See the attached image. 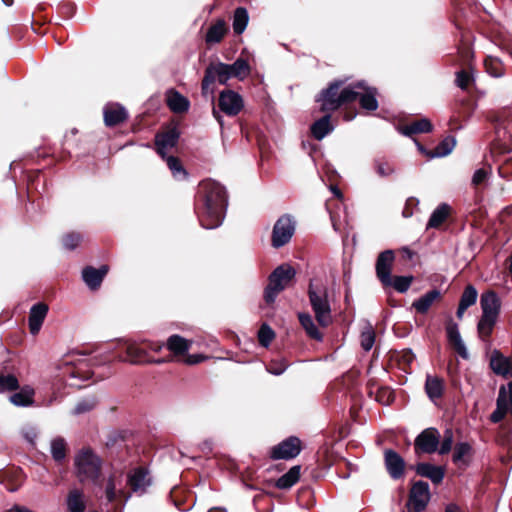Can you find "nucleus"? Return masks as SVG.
Listing matches in <instances>:
<instances>
[{
  "label": "nucleus",
  "mask_w": 512,
  "mask_h": 512,
  "mask_svg": "<svg viewBox=\"0 0 512 512\" xmlns=\"http://www.w3.org/2000/svg\"><path fill=\"white\" fill-rule=\"evenodd\" d=\"M199 202L201 203L199 220L205 229L219 227L225 217L228 206L227 191L223 185L211 179L199 185Z\"/></svg>",
  "instance_id": "1"
},
{
  "label": "nucleus",
  "mask_w": 512,
  "mask_h": 512,
  "mask_svg": "<svg viewBox=\"0 0 512 512\" xmlns=\"http://www.w3.org/2000/svg\"><path fill=\"white\" fill-rule=\"evenodd\" d=\"M296 276V270L290 264H281L277 266L268 277V284L264 288V301L270 305L273 304L278 295L284 291Z\"/></svg>",
  "instance_id": "2"
},
{
  "label": "nucleus",
  "mask_w": 512,
  "mask_h": 512,
  "mask_svg": "<svg viewBox=\"0 0 512 512\" xmlns=\"http://www.w3.org/2000/svg\"><path fill=\"white\" fill-rule=\"evenodd\" d=\"M307 293L317 322L323 327L328 326L332 321V316L327 287L311 280Z\"/></svg>",
  "instance_id": "3"
},
{
  "label": "nucleus",
  "mask_w": 512,
  "mask_h": 512,
  "mask_svg": "<svg viewBox=\"0 0 512 512\" xmlns=\"http://www.w3.org/2000/svg\"><path fill=\"white\" fill-rule=\"evenodd\" d=\"M102 461L100 457L90 449H82L75 457L76 476L81 483L91 482L96 484Z\"/></svg>",
  "instance_id": "4"
},
{
  "label": "nucleus",
  "mask_w": 512,
  "mask_h": 512,
  "mask_svg": "<svg viewBox=\"0 0 512 512\" xmlns=\"http://www.w3.org/2000/svg\"><path fill=\"white\" fill-rule=\"evenodd\" d=\"M296 231V220L290 214L280 216L273 225L271 246L279 249L287 245Z\"/></svg>",
  "instance_id": "5"
},
{
  "label": "nucleus",
  "mask_w": 512,
  "mask_h": 512,
  "mask_svg": "<svg viewBox=\"0 0 512 512\" xmlns=\"http://www.w3.org/2000/svg\"><path fill=\"white\" fill-rule=\"evenodd\" d=\"M234 78L229 64L222 62L211 63L205 69V75L202 80V94L204 96L211 95L213 97L214 90L211 85L217 80L220 84L225 85L229 79Z\"/></svg>",
  "instance_id": "6"
},
{
  "label": "nucleus",
  "mask_w": 512,
  "mask_h": 512,
  "mask_svg": "<svg viewBox=\"0 0 512 512\" xmlns=\"http://www.w3.org/2000/svg\"><path fill=\"white\" fill-rule=\"evenodd\" d=\"M430 498L429 484L424 481L415 482L410 489L407 512H423Z\"/></svg>",
  "instance_id": "7"
},
{
  "label": "nucleus",
  "mask_w": 512,
  "mask_h": 512,
  "mask_svg": "<svg viewBox=\"0 0 512 512\" xmlns=\"http://www.w3.org/2000/svg\"><path fill=\"white\" fill-rule=\"evenodd\" d=\"M302 450L301 441L290 436L270 449V457L274 460H290L297 457Z\"/></svg>",
  "instance_id": "8"
},
{
  "label": "nucleus",
  "mask_w": 512,
  "mask_h": 512,
  "mask_svg": "<svg viewBox=\"0 0 512 512\" xmlns=\"http://www.w3.org/2000/svg\"><path fill=\"white\" fill-rule=\"evenodd\" d=\"M394 260L395 253L390 249L382 251L377 257L375 264L376 275L384 287H390L392 283L391 272Z\"/></svg>",
  "instance_id": "9"
},
{
  "label": "nucleus",
  "mask_w": 512,
  "mask_h": 512,
  "mask_svg": "<svg viewBox=\"0 0 512 512\" xmlns=\"http://www.w3.org/2000/svg\"><path fill=\"white\" fill-rule=\"evenodd\" d=\"M507 413L512 415V381L508 383L507 390L504 386L500 387L496 409L490 415V420L493 423H498Z\"/></svg>",
  "instance_id": "10"
},
{
  "label": "nucleus",
  "mask_w": 512,
  "mask_h": 512,
  "mask_svg": "<svg viewBox=\"0 0 512 512\" xmlns=\"http://www.w3.org/2000/svg\"><path fill=\"white\" fill-rule=\"evenodd\" d=\"M439 440V431L435 428H427L416 437L414 442L415 450L428 454L434 453L437 451Z\"/></svg>",
  "instance_id": "11"
},
{
  "label": "nucleus",
  "mask_w": 512,
  "mask_h": 512,
  "mask_svg": "<svg viewBox=\"0 0 512 512\" xmlns=\"http://www.w3.org/2000/svg\"><path fill=\"white\" fill-rule=\"evenodd\" d=\"M218 106L228 116L237 115L244 106L242 97L232 91L224 90L219 95Z\"/></svg>",
  "instance_id": "12"
},
{
  "label": "nucleus",
  "mask_w": 512,
  "mask_h": 512,
  "mask_svg": "<svg viewBox=\"0 0 512 512\" xmlns=\"http://www.w3.org/2000/svg\"><path fill=\"white\" fill-rule=\"evenodd\" d=\"M345 80H335L326 89L322 90L319 97L316 99L317 102L321 103L320 110L322 112H332L338 108H332L333 104L330 102L339 101V89L345 84Z\"/></svg>",
  "instance_id": "13"
},
{
  "label": "nucleus",
  "mask_w": 512,
  "mask_h": 512,
  "mask_svg": "<svg viewBox=\"0 0 512 512\" xmlns=\"http://www.w3.org/2000/svg\"><path fill=\"white\" fill-rule=\"evenodd\" d=\"M384 464L389 476L398 480L404 476L405 461L403 457L393 449L384 451Z\"/></svg>",
  "instance_id": "14"
},
{
  "label": "nucleus",
  "mask_w": 512,
  "mask_h": 512,
  "mask_svg": "<svg viewBox=\"0 0 512 512\" xmlns=\"http://www.w3.org/2000/svg\"><path fill=\"white\" fill-rule=\"evenodd\" d=\"M446 334L449 343L453 346L458 355L467 360L469 358V353L461 337L457 323L449 321L446 326Z\"/></svg>",
  "instance_id": "15"
},
{
  "label": "nucleus",
  "mask_w": 512,
  "mask_h": 512,
  "mask_svg": "<svg viewBox=\"0 0 512 512\" xmlns=\"http://www.w3.org/2000/svg\"><path fill=\"white\" fill-rule=\"evenodd\" d=\"M480 306L482 315L498 318L501 308V302L498 295L492 291L482 293L480 297Z\"/></svg>",
  "instance_id": "16"
},
{
  "label": "nucleus",
  "mask_w": 512,
  "mask_h": 512,
  "mask_svg": "<svg viewBox=\"0 0 512 512\" xmlns=\"http://www.w3.org/2000/svg\"><path fill=\"white\" fill-rule=\"evenodd\" d=\"M107 272L108 267L106 265L99 268L87 266L82 270V279L91 290H96L100 287Z\"/></svg>",
  "instance_id": "17"
},
{
  "label": "nucleus",
  "mask_w": 512,
  "mask_h": 512,
  "mask_svg": "<svg viewBox=\"0 0 512 512\" xmlns=\"http://www.w3.org/2000/svg\"><path fill=\"white\" fill-rule=\"evenodd\" d=\"M48 313V306L44 303L34 304L29 312V329L31 334L36 335L46 318Z\"/></svg>",
  "instance_id": "18"
},
{
  "label": "nucleus",
  "mask_w": 512,
  "mask_h": 512,
  "mask_svg": "<svg viewBox=\"0 0 512 512\" xmlns=\"http://www.w3.org/2000/svg\"><path fill=\"white\" fill-rule=\"evenodd\" d=\"M490 367L497 375L512 377V358L494 351L490 359Z\"/></svg>",
  "instance_id": "19"
},
{
  "label": "nucleus",
  "mask_w": 512,
  "mask_h": 512,
  "mask_svg": "<svg viewBox=\"0 0 512 512\" xmlns=\"http://www.w3.org/2000/svg\"><path fill=\"white\" fill-rule=\"evenodd\" d=\"M415 471L419 476L430 479L434 484L441 483L445 476V471L442 467L426 462L418 463Z\"/></svg>",
  "instance_id": "20"
},
{
  "label": "nucleus",
  "mask_w": 512,
  "mask_h": 512,
  "mask_svg": "<svg viewBox=\"0 0 512 512\" xmlns=\"http://www.w3.org/2000/svg\"><path fill=\"white\" fill-rule=\"evenodd\" d=\"M361 89H365L364 81H359L353 85L344 87L339 92V101L332 102V104H333L332 108H339L343 104L355 101L358 98L359 93H360L359 90H361ZM329 104L331 105V102Z\"/></svg>",
  "instance_id": "21"
},
{
  "label": "nucleus",
  "mask_w": 512,
  "mask_h": 512,
  "mask_svg": "<svg viewBox=\"0 0 512 512\" xmlns=\"http://www.w3.org/2000/svg\"><path fill=\"white\" fill-rule=\"evenodd\" d=\"M179 133L176 129H170L162 134H157L155 138V144L157 146V152L162 158H165V150L172 148L177 144Z\"/></svg>",
  "instance_id": "22"
},
{
  "label": "nucleus",
  "mask_w": 512,
  "mask_h": 512,
  "mask_svg": "<svg viewBox=\"0 0 512 512\" xmlns=\"http://www.w3.org/2000/svg\"><path fill=\"white\" fill-rule=\"evenodd\" d=\"M441 298V292L438 289H432L413 301L411 307L419 314H426L435 301Z\"/></svg>",
  "instance_id": "23"
},
{
  "label": "nucleus",
  "mask_w": 512,
  "mask_h": 512,
  "mask_svg": "<svg viewBox=\"0 0 512 512\" xmlns=\"http://www.w3.org/2000/svg\"><path fill=\"white\" fill-rule=\"evenodd\" d=\"M127 111L119 104L106 105L104 108V122L107 126H115L127 118Z\"/></svg>",
  "instance_id": "24"
},
{
  "label": "nucleus",
  "mask_w": 512,
  "mask_h": 512,
  "mask_svg": "<svg viewBox=\"0 0 512 512\" xmlns=\"http://www.w3.org/2000/svg\"><path fill=\"white\" fill-rule=\"evenodd\" d=\"M472 446L468 442H459L454 447L453 463L458 467H467L472 457Z\"/></svg>",
  "instance_id": "25"
},
{
  "label": "nucleus",
  "mask_w": 512,
  "mask_h": 512,
  "mask_svg": "<svg viewBox=\"0 0 512 512\" xmlns=\"http://www.w3.org/2000/svg\"><path fill=\"white\" fill-rule=\"evenodd\" d=\"M128 483L134 492H144L151 484V479L145 469L137 468L130 474Z\"/></svg>",
  "instance_id": "26"
},
{
  "label": "nucleus",
  "mask_w": 512,
  "mask_h": 512,
  "mask_svg": "<svg viewBox=\"0 0 512 512\" xmlns=\"http://www.w3.org/2000/svg\"><path fill=\"white\" fill-rule=\"evenodd\" d=\"M444 391L443 379L438 376L427 375L425 381V392L428 398L435 402L441 398Z\"/></svg>",
  "instance_id": "27"
},
{
  "label": "nucleus",
  "mask_w": 512,
  "mask_h": 512,
  "mask_svg": "<svg viewBox=\"0 0 512 512\" xmlns=\"http://www.w3.org/2000/svg\"><path fill=\"white\" fill-rule=\"evenodd\" d=\"M331 115L328 113L321 117L320 119L316 120L311 125V134L316 140H322L325 138L329 133H331L334 130L333 125L330 122Z\"/></svg>",
  "instance_id": "28"
},
{
  "label": "nucleus",
  "mask_w": 512,
  "mask_h": 512,
  "mask_svg": "<svg viewBox=\"0 0 512 512\" xmlns=\"http://www.w3.org/2000/svg\"><path fill=\"white\" fill-rule=\"evenodd\" d=\"M301 475V466L295 465L291 467L288 472L283 474L281 477L277 479L275 482V486L281 490L290 489L294 486L300 479Z\"/></svg>",
  "instance_id": "29"
},
{
  "label": "nucleus",
  "mask_w": 512,
  "mask_h": 512,
  "mask_svg": "<svg viewBox=\"0 0 512 512\" xmlns=\"http://www.w3.org/2000/svg\"><path fill=\"white\" fill-rule=\"evenodd\" d=\"M227 25L223 19H218L214 24H212L206 33L205 41L207 44H216L219 43L225 34L227 33Z\"/></svg>",
  "instance_id": "30"
},
{
  "label": "nucleus",
  "mask_w": 512,
  "mask_h": 512,
  "mask_svg": "<svg viewBox=\"0 0 512 512\" xmlns=\"http://www.w3.org/2000/svg\"><path fill=\"white\" fill-rule=\"evenodd\" d=\"M167 105L174 113H183L188 111L190 103L186 97L181 95L179 92L172 90L168 93Z\"/></svg>",
  "instance_id": "31"
},
{
  "label": "nucleus",
  "mask_w": 512,
  "mask_h": 512,
  "mask_svg": "<svg viewBox=\"0 0 512 512\" xmlns=\"http://www.w3.org/2000/svg\"><path fill=\"white\" fill-rule=\"evenodd\" d=\"M299 322L305 330L308 337L316 341H321L323 336L316 326L312 316L309 313L301 312L298 314Z\"/></svg>",
  "instance_id": "32"
},
{
  "label": "nucleus",
  "mask_w": 512,
  "mask_h": 512,
  "mask_svg": "<svg viewBox=\"0 0 512 512\" xmlns=\"http://www.w3.org/2000/svg\"><path fill=\"white\" fill-rule=\"evenodd\" d=\"M125 353H126V356H118L119 361H128L131 364H141V363L146 362L145 350L139 348L137 345H135L133 343H129V344L126 343Z\"/></svg>",
  "instance_id": "33"
},
{
  "label": "nucleus",
  "mask_w": 512,
  "mask_h": 512,
  "mask_svg": "<svg viewBox=\"0 0 512 512\" xmlns=\"http://www.w3.org/2000/svg\"><path fill=\"white\" fill-rule=\"evenodd\" d=\"M66 505L69 512H84L86 503L83 493L78 489L70 490L66 498Z\"/></svg>",
  "instance_id": "34"
},
{
  "label": "nucleus",
  "mask_w": 512,
  "mask_h": 512,
  "mask_svg": "<svg viewBox=\"0 0 512 512\" xmlns=\"http://www.w3.org/2000/svg\"><path fill=\"white\" fill-rule=\"evenodd\" d=\"M361 91L363 92H360L358 96L361 107L369 111H375L378 108L377 90L365 84V89H361Z\"/></svg>",
  "instance_id": "35"
},
{
  "label": "nucleus",
  "mask_w": 512,
  "mask_h": 512,
  "mask_svg": "<svg viewBox=\"0 0 512 512\" xmlns=\"http://www.w3.org/2000/svg\"><path fill=\"white\" fill-rule=\"evenodd\" d=\"M432 124L427 118L414 121L400 129V132L405 136H412L418 133H428L432 131Z\"/></svg>",
  "instance_id": "36"
},
{
  "label": "nucleus",
  "mask_w": 512,
  "mask_h": 512,
  "mask_svg": "<svg viewBox=\"0 0 512 512\" xmlns=\"http://www.w3.org/2000/svg\"><path fill=\"white\" fill-rule=\"evenodd\" d=\"M449 214L450 206L448 204L442 203L438 205L432 212L426 225V229L438 228L448 218Z\"/></svg>",
  "instance_id": "37"
},
{
  "label": "nucleus",
  "mask_w": 512,
  "mask_h": 512,
  "mask_svg": "<svg viewBox=\"0 0 512 512\" xmlns=\"http://www.w3.org/2000/svg\"><path fill=\"white\" fill-rule=\"evenodd\" d=\"M456 145V139L453 136L445 137L433 151L427 152L430 158H440L449 155Z\"/></svg>",
  "instance_id": "38"
},
{
  "label": "nucleus",
  "mask_w": 512,
  "mask_h": 512,
  "mask_svg": "<svg viewBox=\"0 0 512 512\" xmlns=\"http://www.w3.org/2000/svg\"><path fill=\"white\" fill-rule=\"evenodd\" d=\"M498 318L492 316L481 315V318L477 324V331L479 338L482 341H487L492 334L493 328Z\"/></svg>",
  "instance_id": "39"
},
{
  "label": "nucleus",
  "mask_w": 512,
  "mask_h": 512,
  "mask_svg": "<svg viewBox=\"0 0 512 512\" xmlns=\"http://www.w3.org/2000/svg\"><path fill=\"white\" fill-rule=\"evenodd\" d=\"M167 348L175 355H182L190 348V342L180 335H172L167 339Z\"/></svg>",
  "instance_id": "40"
},
{
  "label": "nucleus",
  "mask_w": 512,
  "mask_h": 512,
  "mask_svg": "<svg viewBox=\"0 0 512 512\" xmlns=\"http://www.w3.org/2000/svg\"><path fill=\"white\" fill-rule=\"evenodd\" d=\"M376 333L370 322H365L361 328L360 344L363 350L369 351L375 343Z\"/></svg>",
  "instance_id": "41"
},
{
  "label": "nucleus",
  "mask_w": 512,
  "mask_h": 512,
  "mask_svg": "<svg viewBox=\"0 0 512 512\" xmlns=\"http://www.w3.org/2000/svg\"><path fill=\"white\" fill-rule=\"evenodd\" d=\"M248 21L249 16L247 10L243 7H238L233 15L232 26L234 33L237 35L242 34L247 27Z\"/></svg>",
  "instance_id": "42"
},
{
  "label": "nucleus",
  "mask_w": 512,
  "mask_h": 512,
  "mask_svg": "<svg viewBox=\"0 0 512 512\" xmlns=\"http://www.w3.org/2000/svg\"><path fill=\"white\" fill-rule=\"evenodd\" d=\"M34 391L30 388L22 389L10 396V401L15 406L27 407L33 404Z\"/></svg>",
  "instance_id": "43"
},
{
  "label": "nucleus",
  "mask_w": 512,
  "mask_h": 512,
  "mask_svg": "<svg viewBox=\"0 0 512 512\" xmlns=\"http://www.w3.org/2000/svg\"><path fill=\"white\" fill-rule=\"evenodd\" d=\"M164 159H166L167 166L176 180H184L187 178L188 173L177 157L165 155Z\"/></svg>",
  "instance_id": "44"
},
{
  "label": "nucleus",
  "mask_w": 512,
  "mask_h": 512,
  "mask_svg": "<svg viewBox=\"0 0 512 512\" xmlns=\"http://www.w3.org/2000/svg\"><path fill=\"white\" fill-rule=\"evenodd\" d=\"M50 451L53 459L60 462L66 457V441L62 437L52 439L50 444Z\"/></svg>",
  "instance_id": "45"
},
{
  "label": "nucleus",
  "mask_w": 512,
  "mask_h": 512,
  "mask_svg": "<svg viewBox=\"0 0 512 512\" xmlns=\"http://www.w3.org/2000/svg\"><path fill=\"white\" fill-rule=\"evenodd\" d=\"M229 69L233 77L239 80H243L250 73V67L243 58H238L233 64H229Z\"/></svg>",
  "instance_id": "46"
},
{
  "label": "nucleus",
  "mask_w": 512,
  "mask_h": 512,
  "mask_svg": "<svg viewBox=\"0 0 512 512\" xmlns=\"http://www.w3.org/2000/svg\"><path fill=\"white\" fill-rule=\"evenodd\" d=\"M486 71L492 77L500 78L504 75V68L502 62L495 57H487L484 62Z\"/></svg>",
  "instance_id": "47"
},
{
  "label": "nucleus",
  "mask_w": 512,
  "mask_h": 512,
  "mask_svg": "<svg viewBox=\"0 0 512 512\" xmlns=\"http://www.w3.org/2000/svg\"><path fill=\"white\" fill-rule=\"evenodd\" d=\"M19 388V382L13 374L0 373V393L15 391Z\"/></svg>",
  "instance_id": "48"
},
{
  "label": "nucleus",
  "mask_w": 512,
  "mask_h": 512,
  "mask_svg": "<svg viewBox=\"0 0 512 512\" xmlns=\"http://www.w3.org/2000/svg\"><path fill=\"white\" fill-rule=\"evenodd\" d=\"M97 399L95 397L84 398L77 402L75 405L72 414L81 415L87 412H90L97 406Z\"/></svg>",
  "instance_id": "49"
},
{
  "label": "nucleus",
  "mask_w": 512,
  "mask_h": 512,
  "mask_svg": "<svg viewBox=\"0 0 512 512\" xmlns=\"http://www.w3.org/2000/svg\"><path fill=\"white\" fill-rule=\"evenodd\" d=\"M477 297L478 292L476 288L473 285L469 284L465 287L464 291L462 292L459 304L469 308L470 306L476 303Z\"/></svg>",
  "instance_id": "50"
},
{
  "label": "nucleus",
  "mask_w": 512,
  "mask_h": 512,
  "mask_svg": "<svg viewBox=\"0 0 512 512\" xmlns=\"http://www.w3.org/2000/svg\"><path fill=\"white\" fill-rule=\"evenodd\" d=\"M274 338L275 332L268 324L263 323L258 330V343L267 348Z\"/></svg>",
  "instance_id": "51"
},
{
  "label": "nucleus",
  "mask_w": 512,
  "mask_h": 512,
  "mask_svg": "<svg viewBox=\"0 0 512 512\" xmlns=\"http://www.w3.org/2000/svg\"><path fill=\"white\" fill-rule=\"evenodd\" d=\"M413 276H395L392 278V286L397 292L405 293L410 288Z\"/></svg>",
  "instance_id": "52"
},
{
  "label": "nucleus",
  "mask_w": 512,
  "mask_h": 512,
  "mask_svg": "<svg viewBox=\"0 0 512 512\" xmlns=\"http://www.w3.org/2000/svg\"><path fill=\"white\" fill-rule=\"evenodd\" d=\"M454 442V434L452 429H446L443 434V439L438 450L440 455H445L449 453L452 449Z\"/></svg>",
  "instance_id": "53"
},
{
  "label": "nucleus",
  "mask_w": 512,
  "mask_h": 512,
  "mask_svg": "<svg viewBox=\"0 0 512 512\" xmlns=\"http://www.w3.org/2000/svg\"><path fill=\"white\" fill-rule=\"evenodd\" d=\"M374 167L380 177H388L395 172L394 167L386 161L375 160Z\"/></svg>",
  "instance_id": "54"
},
{
  "label": "nucleus",
  "mask_w": 512,
  "mask_h": 512,
  "mask_svg": "<svg viewBox=\"0 0 512 512\" xmlns=\"http://www.w3.org/2000/svg\"><path fill=\"white\" fill-rule=\"evenodd\" d=\"M82 240V236L79 233L72 232L66 234L63 239V246L68 250L75 249Z\"/></svg>",
  "instance_id": "55"
},
{
  "label": "nucleus",
  "mask_w": 512,
  "mask_h": 512,
  "mask_svg": "<svg viewBox=\"0 0 512 512\" xmlns=\"http://www.w3.org/2000/svg\"><path fill=\"white\" fill-rule=\"evenodd\" d=\"M287 368V363L283 360L281 361H272L268 365H266V370L268 373L273 375H281Z\"/></svg>",
  "instance_id": "56"
},
{
  "label": "nucleus",
  "mask_w": 512,
  "mask_h": 512,
  "mask_svg": "<svg viewBox=\"0 0 512 512\" xmlns=\"http://www.w3.org/2000/svg\"><path fill=\"white\" fill-rule=\"evenodd\" d=\"M489 174H490V172L485 168L477 169L472 176V180H471L472 185L478 186V185L484 183L488 179Z\"/></svg>",
  "instance_id": "57"
},
{
  "label": "nucleus",
  "mask_w": 512,
  "mask_h": 512,
  "mask_svg": "<svg viewBox=\"0 0 512 512\" xmlns=\"http://www.w3.org/2000/svg\"><path fill=\"white\" fill-rule=\"evenodd\" d=\"M471 79V76L465 70H460L456 73V84L462 90L467 89Z\"/></svg>",
  "instance_id": "58"
},
{
  "label": "nucleus",
  "mask_w": 512,
  "mask_h": 512,
  "mask_svg": "<svg viewBox=\"0 0 512 512\" xmlns=\"http://www.w3.org/2000/svg\"><path fill=\"white\" fill-rule=\"evenodd\" d=\"M21 433L27 442H29L32 445L35 444V440L38 436V431L36 427L30 425L25 426L22 428Z\"/></svg>",
  "instance_id": "59"
},
{
  "label": "nucleus",
  "mask_w": 512,
  "mask_h": 512,
  "mask_svg": "<svg viewBox=\"0 0 512 512\" xmlns=\"http://www.w3.org/2000/svg\"><path fill=\"white\" fill-rule=\"evenodd\" d=\"M105 494L108 502H112L116 498V486L112 477L108 479Z\"/></svg>",
  "instance_id": "60"
},
{
  "label": "nucleus",
  "mask_w": 512,
  "mask_h": 512,
  "mask_svg": "<svg viewBox=\"0 0 512 512\" xmlns=\"http://www.w3.org/2000/svg\"><path fill=\"white\" fill-rule=\"evenodd\" d=\"M203 359H204V357L202 355H189L185 359V363H187L189 365H193V364L200 363Z\"/></svg>",
  "instance_id": "61"
},
{
  "label": "nucleus",
  "mask_w": 512,
  "mask_h": 512,
  "mask_svg": "<svg viewBox=\"0 0 512 512\" xmlns=\"http://www.w3.org/2000/svg\"><path fill=\"white\" fill-rule=\"evenodd\" d=\"M468 308L465 307L464 305H458V308H457V312H456V316L457 318L459 319H462L463 315H464V312L467 310Z\"/></svg>",
  "instance_id": "62"
},
{
  "label": "nucleus",
  "mask_w": 512,
  "mask_h": 512,
  "mask_svg": "<svg viewBox=\"0 0 512 512\" xmlns=\"http://www.w3.org/2000/svg\"><path fill=\"white\" fill-rule=\"evenodd\" d=\"M331 192L334 194L335 197L341 199L343 197L342 192L337 186H331L330 187Z\"/></svg>",
  "instance_id": "63"
},
{
  "label": "nucleus",
  "mask_w": 512,
  "mask_h": 512,
  "mask_svg": "<svg viewBox=\"0 0 512 512\" xmlns=\"http://www.w3.org/2000/svg\"><path fill=\"white\" fill-rule=\"evenodd\" d=\"M445 512H460L459 507L455 504H449L447 505Z\"/></svg>",
  "instance_id": "64"
}]
</instances>
